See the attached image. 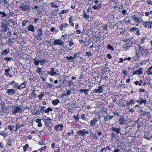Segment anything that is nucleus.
I'll use <instances>...</instances> for the list:
<instances>
[{"label":"nucleus","instance_id":"1","mask_svg":"<svg viewBox=\"0 0 152 152\" xmlns=\"http://www.w3.org/2000/svg\"><path fill=\"white\" fill-rule=\"evenodd\" d=\"M12 111V113L15 114L18 113H21L23 112L21 107L18 106H15L13 105H11Z\"/></svg>","mask_w":152,"mask_h":152},{"label":"nucleus","instance_id":"2","mask_svg":"<svg viewBox=\"0 0 152 152\" xmlns=\"http://www.w3.org/2000/svg\"><path fill=\"white\" fill-rule=\"evenodd\" d=\"M1 26V31L2 32H5L7 30L8 27L7 23V20L5 19L2 20Z\"/></svg>","mask_w":152,"mask_h":152},{"label":"nucleus","instance_id":"3","mask_svg":"<svg viewBox=\"0 0 152 152\" xmlns=\"http://www.w3.org/2000/svg\"><path fill=\"white\" fill-rule=\"evenodd\" d=\"M137 46L138 48L136 50V52H138V53L142 56H144V52L145 50L144 47L142 46L140 44H137Z\"/></svg>","mask_w":152,"mask_h":152},{"label":"nucleus","instance_id":"4","mask_svg":"<svg viewBox=\"0 0 152 152\" xmlns=\"http://www.w3.org/2000/svg\"><path fill=\"white\" fill-rule=\"evenodd\" d=\"M19 8L23 11H26L30 10V7L29 4L25 2L21 4L20 5Z\"/></svg>","mask_w":152,"mask_h":152},{"label":"nucleus","instance_id":"5","mask_svg":"<svg viewBox=\"0 0 152 152\" xmlns=\"http://www.w3.org/2000/svg\"><path fill=\"white\" fill-rule=\"evenodd\" d=\"M118 122L119 124L121 125H126L127 123L126 119L124 118V116L123 115H121L119 116Z\"/></svg>","mask_w":152,"mask_h":152},{"label":"nucleus","instance_id":"6","mask_svg":"<svg viewBox=\"0 0 152 152\" xmlns=\"http://www.w3.org/2000/svg\"><path fill=\"white\" fill-rule=\"evenodd\" d=\"M142 25L145 27L148 28H151L152 27V21L149 20L148 21H143Z\"/></svg>","mask_w":152,"mask_h":152},{"label":"nucleus","instance_id":"7","mask_svg":"<svg viewBox=\"0 0 152 152\" xmlns=\"http://www.w3.org/2000/svg\"><path fill=\"white\" fill-rule=\"evenodd\" d=\"M0 106H1V109L2 112L4 113L6 112L7 110V109L5 106V102L2 101L0 102Z\"/></svg>","mask_w":152,"mask_h":152},{"label":"nucleus","instance_id":"8","mask_svg":"<svg viewBox=\"0 0 152 152\" xmlns=\"http://www.w3.org/2000/svg\"><path fill=\"white\" fill-rule=\"evenodd\" d=\"M36 57L33 60L35 66H38L39 63L41 66H43L44 63L42 61V60H37L36 59Z\"/></svg>","mask_w":152,"mask_h":152},{"label":"nucleus","instance_id":"9","mask_svg":"<svg viewBox=\"0 0 152 152\" xmlns=\"http://www.w3.org/2000/svg\"><path fill=\"white\" fill-rule=\"evenodd\" d=\"M48 73L51 76H57L60 75L59 73H57L55 71L54 69L53 68L51 69L50 72H48Z\"/></svg>","mask_w":152,"mask_h":152},{"label":"nucleus","instance_id":"10","mask_svg":"<svg viewBox=\"0 0 152 152\" xmlns=\"http://www.w3.org/2000/svg\"><path fill=\"white\" fill-rule=\"evenodd\" d=\"M132 46V43L131 42H129L128 43L124 44L123 45L124 50L126 51L128 50L130 47Z\"/></svg>","mask_w":152,"mask_h":152},{"label":"nucleus","instance_id":"11","mask_svg":"<svg viewBox=\"0 0 152 152\" xmlns=\"http://www.w3.org/2000/svg\"><path fill=\"white\" fill-rule=\"evenodd\" d=\"M111 129L113 132H115L117 134H118L120 133V131L121 130L120 127H116L115 126L112 127Z\"/></svg>","mask_w":152,"mask_h":152},{"label":"nucleus","instance_id":"12","mask_svg":"<svg viewBox=\"0 0 152 152\" xmlns=\"http://www.w3.org/2000/svg\"><path fill=\"white\" fill-rule=\"evenodd\" d=\"M68 26V24L65 23H63L62 24H60L59 25V30L61 31H64V29L67 27Z\"/></svg>","mask_w":152,"mask_h":152},{"label":"nucleus","instance_id":"13","mask_svg":"<svg viewBox=\"0 0 152 152\" xmlns=\"http://www.w3.org/2000/svg\"><path fill=\"white\" fill-rule=\"evenodd\" d=\"M54 44L58 45H63L64 42H62L60 39L55 40L53 42Z\"/></svg>","mask_w":152,"mask_h":152},{"label":"nucleus","instance_id":"14","mask_svg":"<svg viewBox=\"0 0 152 152\" xmlns=\"http://www.w3.org/2000/svg\"><path fill=\"white\" fill-rule=\"evenodd\" d=\"M60 127L59 130L60 131H62L63 127V125L62 124H58L56 125L54 127L55 130L58 131V129Z\"/></svg>","mask_w":152,"mask_h":152},{"label":"nucleus","instance_id":"15","mask_svg":"<svg viewBox=\"0 0 152 152\" xmlns=\"http://www.w3.org/2000/svg\"><path fill=\"white\" fill-rule=\"evenodd\" d=\"M104 121L107 122L111 120L113 118V116L110 115H107L106 116H104Z\"/></svg>","mask_w":152,"mask_h":152},{"label":"nucleus","instance_id":"16","mask_svg":"<svg viewBox=\"0 0 152 152\" xmlns=\"http://www.w3.org/2000/svg\"><path fill=\"white\" fill-rule=\"evenodd\" d=\"M97 121V120L95 118H93V119L91 120L90 122V125L91 126H94L96 124Z\"/></svg>","mask_w":152,"mask_h":152},{"label":"nucleus","instance_id":"17","mask_svg":"<svg viewBox=\"0 0 152 152\" xmlns=\"http://www.w3.org/2000/svg\"><path fill=\"white\" fill-rule=\"evenodd\" d=\"M15 90L13 89H8V90L6 92V93H7L8 95H13L15 93Z\"/></svg>","mask_w":152,"mask_h":152},{"label":"nucleus","instance_id":"18","mask_svg":"<svg viewBox=\"0 0 152 152\" xmlns=\"http://www.w3.org/2000/svg\"><path fill=\"white\" fill-rule=\"evenodd\" d=\"M102 7L101 4L99 3L97 5H94L92 7V8L94 10H97Z\"/></svg>","mask_w":152,"mask_h":152},{"label":"nucleus","instance_id":"19","mask_svg":"<svg viewBox=\"0 0 152 152\" xmlns=\"http://www.w3.org/2000/svg\"><path fill=\"white\" fill-rule=\"evenodd\" d=\"M135 103V100L133 99H131L129 101H127L126 105L127 106H129L132 104H133Z\"/></svg>","mask_w":152,"mask_h":152},{"label":"nucleus","instance_id":"20","mask_svg":"<svg viewBox=\"0 0 152 152\" xmlns=\"http://www.w3.org/2000/svg\"><path fill=\"white\" fill-rule=\"evenodd\" d=\"M77 133L80 136L84 137L85 136V134L83 131V129L82 130H79L77 132Z\"/></svg>","mask_w":152,"mask_h":152},{"label":"nucleus","instance_id":"21","mask_svg":"<svg viewBox=\"0 0 152 152\" xmlns=\"http://www.w3.org/2000/svg\"><path fill=\"white\" fill-rule=\"evenodd\" d=\"M10 49H6L4 50H3L1 52V54L3 55H6L8 54L10 52Z\"/></svg>","mask_w":152,"mask_h":152},{"label":"nucleus","instance_id":"22","mask_svg":"<svg viewBox=\"0 0 152 152\" xmlns=\"http://www.w3.org/2000/svg\"><path fill=\"white\" fill-rule=\"evenodd\" d=\"M28 30L34 32L35 31L34 27L32 25H31L28 26Z\"/></svg>","mask_w":152,"mask_h":152},{"label":"nucleus","instance_id":"23","mask_svg":"<svg viewBox=\"0 0 152 152\" xmlns=\"http://www.w3.org/2000/svg\"><path fill=\"white\" fill-rule=\"evenodd\" d=\"M146 100V99H141L140 100H138L137 101V102L140 104H141L143 103L146 104L147 102Z\"/></svg>","mask_w":152,"mask_h":152},{"label":"nucleus","instance_id":"24","mask_svg":"<svg viewBox=\"0 0 152 152\" xmlns=\"http://www.w3.org/2000/svg\"><path fill=\"white\" fill-rule=\"evenodd\" d=\"M89 90L88 89H80L79 90V91L81 93H82L83 92L85 94H87L88 93Z\"/></svg>","mask_w":152,"mask_h":152},{"label":"nucleus","instance_id":"25","mask_svg":"<svg viewBox=\"0 0 152 152\" xmlns=\"http://www.w3.org/2000/svg\"><path fill=\"white\" fill-rule=\"evenodd\" d=\"M66 58L68 60V61L69 62H72L73 60L74 59L73 57L72 56H70L69 57L67 56Z\"/></svg>","mask_w":152,"mask_h":152},{"label":"nucleus","instance_id":"26","mask_svg":"<svg viewBox=\"0 0 152 152\" xmlns=\"http://www.w3.org/2000/svg\"><path fill=\"white\" fill-rule=\"evenodd\" d=\"M60 102L59 100L58 99H56L55 100H53L52 101V103L54 105H56L58 104V103Z\"/></svg>","mask_w":152,"mask_h":152},{"label":"nucleus","instance_id":"27","mask_svg":"<svg viewBox=\"0 0 152 152\" xmlns=\"http://www.w3.org/2000/svg\"><path fill=\"white\" fill-rule=\"evenodd\" d=\"M37 31L38 32V33L37 34V36L41 37L43 36L42 31L41 29H38Z\"/></svg>","mask_w":152,"mask_h":152},{"label":"nucleus","instance_id":"28","mask_svg":"<svg viewBox=\"0 0 152 152\" xmlns=\"http://www.w3.org/2000/svg\"><path fill=\"white\" fill-rule=\"evenodd\" d=\"M147 72L148 75H151L152 74V66L148 69Z\"/></svg>","mask_w":152,"mask_h":152},{"label":"nucleus","instance_id":"29","mask_svg":"<svg viewBox=\"0 0 152 152\" xmlns=\"http://www.w3.org/2000/svg\"><path fill=\"white\" fill-rule=\"evenodd\" d=\"M43 110L40 107L39 109L38 110L36 111L35 114H37V115H39L40 113V112L43 113Z\"/></svg>","mask_w":152,"mask_h":152},{"label":"nucleus","instance_id":"30","mask_svg":"<svg viewBox=\"0 0 152 152\" xmlns=\"http://www.w3.org/2000/svg\"><path fill=\"white\" fill-rule=\"evenodd\" d=\"M50 6L52 8H57L58 7V6L56 4V3L54 2H52L50 3Z\"/></svg>","mask_w":152,"mask_h":152},{"label":"nucleus","instance_id":"31","mask_svg":"<svg viewBox=\"0 0 152 152\" xmlns=\"http://www.w3.org/2000/svg\"><path fill=\"white\" fill-rule=\"evenodd\" d=\"M111 140H113V138L115 139V140H116L117 139V137L116 135L114 133L112 132V134H111Z\"/></svg>","mask_w":152,"mask_h":152},{"label":"nucleus","instance_id":"32","mask_svg":"<svg viewBox=\"0 0 152 152\" xmlns=\"http://www.w3.org/2000/svg\"><path fill=\"white\" fill-rule=\"evenodd\" d=\"M42 120L45 123V125L47 126H49V124L50 123V121H48L47 120H46L45 119H43Z\"/></svg>","mask_w":152,"mask_h":152},{"label":"nucleus","instance_id":"33","mask_svg":"<svg viewBox=\"0 0 152 152\" xmlns=\"http://www.w3.org/2000/svg\"><path fill=\"white\" fill-rule=\"evenodd\" d=\"M12 139L11 138H9L7 140V144L10 146H12Z\"/></svg>","mask_w":152,"mask_h":152},{"label":"nucleus","instance_id":"34","mask_svg":"<svg viewBox=\"0 0 152 152\" xmlns=\"http://www.w3.org/2000/svg\"><path fill=\"white\" fill-rule=\"evenodd\" d=\"M91 138L92 140H96L98 139V137L96 136L95 134H92L91 136Z\"/></svg>","mask_w":152,"mask_h":152},{"label":"nucleus","instance_id":"35","mask_svg":"<svg viewBox=\"0 0 152 152\" xmlns=\"http://www.w3.org/2000/svg\"><path fill=\"white\" fill-rule=\"evenodd\" d=\"M97 90L98 91V92L99 93H102L103 92V89L102 87V86H99L98 87V89Z\"/></svg>","mask_w":152,"mask_h":152},{"label":"nucleus","instance_id":"36","mask_svg":"<svg viewBox=\"0 0 152 152\" xmlns=\"http://www.w3.org/2000/svg\"><path fill=\"white\" fill-rule=\"evenodd\" d=\"M71 93V91L70 90L64 93L63 96H68V95H70Z\"/></svg>","mask_w":152,"mask_h":152},{"label":"nucleus","instance_id":"37","mask_svg":"<svg viewBox=\"0 0 152 152\" xmlns=\"http://www.w3.org/2000/svg\"><path fill=\"white\" fill-rule=\"evenodd\" d=\"M14 15V13L12 12L8 13L7 14V19L9 18V17L13 16Z\"/></svg>","mask_w":152,"mask_h":152},{"label":"nucleus","instance_id":"38","mask_svg":"<svg viewBox=\"0 0 152 152\" xmlns=\"http://www.w3.org/2000/svg\"><path fill=\"white\" fill-rule=\"evenodd\" d=\"M143 69L140 68L138 69V70H137L139 75H140L142 74V70Z\"/></svg>","mask_w":152,"mask_h":152},{"label":"nucleus","instance_id":"39","mask_svg":"<svg viewBox=\"0 0 152 152\" xmlns=\"http://www.w3.org/2000/svg\"><path fill=\"white\" fill-rule=\"evenodd\" d=\"M0 135H2L4 137H5L7 136V134L4 131H1L0 132Z\"/></svg>","mask_w":152,"mask_h":152},{"label":"nucleus","instance_id":"40","mask_svg":"<svg viewBox=\"0 0 152 152\" xmlns=\"http://www.w3.org/2000/svg\"><path fill=\"white\" fill-rule=\"evenodd\" d=\"M107 48L109 50L113 51L114 50V49L113 47L110 44H108L107 47Z\"/></svg>","mask_w":152,"mask_h":152},{"label":"nucleus","instance_id":"41","mask_svg":"<svg viewBox=\"0 0 152 152\" xmlns=\"http://www.w3.org/2000/svg\"><path fill=\"white\" fill-rule=\"evenodd\" d=\"M86 55L88 57L90 56H93V54L91 52L88 51L86 52Z\"/></svg>","mask_w":152,"mask_h":152},{"label":"nucleus","instance_id":"42","mask_svg":"<svg viewBox=\"0 0 152 152\" xmlns=\"http://www.w3.org/2000/svg\"><path fill=\"white\" fill-rule=\"evenodd\" d=\"M53 110V109L52 108L49 107H48L47 109H45V113H48L49 111H52Z\"/></svg>","mask_w":152,"mask_h":152},{"label":"nucleus","instance_id":"43","mask_svg":"<svg viewBox=\"0 0 152 152\" xmlns=\"http://www.w3.org/2000/svg\"><path fill=\"white\" fill-rule=\"evenodd\" d=\"M4 59L7 61H13V58H11L10 57H6L4 58Z\"/></svg>","mask_w":152,"mask_h":152},{"label":"nucleus","instance_id":"44","mask_svg":"<svg viewBox=\"0 0 152 152\" xmlns=\"http://www.w3.org/2000/svg\"><path fill=\"white\" fill-rule=\"evenodd\" d=\"M36 72L39 74H40V73L42 72L41 68L38 67L36 69Z\"/></svg>","mask_w":152,"mask_h":152},{"label":"nucleus","instance_id":"45","mask_svg":"<svg viewBox=\"0 0 152 152\" xmlns=\"http://www.w3.org/2000/svg\"><path fill=\"white\" fill-rule=\"evenodd\" d=\"M29 147L28 145L27 144H26L23 147V150L24 152H25L27 148Z\"/></svg>","mask_w":152,"mask_h":152},{"label":"nucleus","instance_id":"46","mask_svg":"<svg viewBox=\"0 0 152 152\" xmlns=\"http://www.w3.org/2000/svg\"><path fill=\"white\" fill-rule=\"evenodd\" d=\"M29 22L27 20H25L23 21L22 23V26H26V23L27 22Z\"/></svg>","mask_w":152,"mask_h":152},{"label":"nucleus","instance_id":"47","mask_svg":"<svg viewBox=\"0 0 152 152\" xmlns=\"http://www.w3.org/2000/svg\"><path fill=\"white\" fill-rule=\"evenodd\" d=\"M9 21H10L11 22L13 23L14 25H16L17 23V21L16 20L11 19Z\"/></svg>","mask_w":152,"mask_h":152},{"label":"nucleus","instance_id":"48","mask_svg":"<svg viewBox=\"0 0 152 152\" xmlns=\"http://www.w3.org/2000/svg\"><path fill=\"white\" fill-rule=\"evenodd\" d=\"M138 18L135 15H134L132 16V19L133 20L135 21H136V23H137V20H138Z\"/></svg>","mask_w":152,"mask_h":152},{"label":"nucleus","instance_id":"49","mask_svg":"<svg viewBox=\"0 0 152 152\" xmlns=\"http://www.w3.org/2000/svg\"><path fill=\"white\" fill-rule=\"evenodd\" d=\"M150 113L149 112H145L143 113L141 115H145L147 116H148L150 115Z\"/></svg>","mask_w":152,"mask_h":152},{"label":"nucleus","instance_id":"50","mask_svg":"<svg viewBox=\"0 0 152 152\" xmlns=\"http://www.w3.org/2000/svg\"><path fill=\"white\" fill-rule=\"evenodd\" d=\"M83 17L84 18L88 19L89 18V15L87 14L86 13H84L83 14Z\"/></svg>","mask_w":152,"mask_h":152},{"label":"nucleus","instance_id":"51","mask_svg":"<svg viewBox=\"0 0 152 152\" xmlns=\"http://www.w3.org/2000/svg\"><path fill=\"white\" fill-rule=\"evenodd\" d=\"M14 126L10 125L8 126V128L9 129L10 131H12L13 129Z\"/></svg>","mask_w":152,"mask_h":152},{"label":"nucleus","instance_id":"52","mask_svg":"<svg viewBox=\"0 0 152 152\" xmlns=\"http://www.w3.org/2000/svg\"><path fill=\"white\" fill-rule=\"evenodd\" d=\"M145 40V38L144 37L142 38L140 40V43L141 44H143Z\"/></svg>","mask_w":152,"mask_h":152},{"label":"nucleus","instance_id":"53","mask_svg":"<svg viewBox=\"0 0 152 152\" xmlns=\"http://www.w3.org/2000/svg\"><path fill=\"white\" fill-rule=\"evenodd\" d=\"M69 44V46L70 47H72L74 44V43H73L72 41L71 40L69 41L68 42Z\"/></svg>","mask_w":152,"mask_h":152},{"label":"nucleus","instance_id":"54","mask_svg":"<svg viewBox=\"0 0 152 152\" xmlns=\"http://www.w3.org/2000/svg\"><path fill=\"white\" fill-rule=\"evenodd\" d=\"M143 20L142 19V18H138V20H137V23H141L142 22H143Z\"/></svg>","mask_w":152,"mask_h":152},{"label":"nucleus","instance_id":"55","mask_svg":"<svg viewBox=\"0 0 152 152\" xmlns=\"http://www.w3.org/2000/svg\"><path fill=\"white\" fill-rule=\"evenodd\" d=\"M44 95V93L43 92H42L41 94L39 95L38 96L39 98H42V97Z\"/></svg>","mask_w":152,"mask_h":152},{"label":"nucleus","instance_id":"56","mask_svg":"<svg viewBox=\"0 0 152 152\" xmlns=\"http://www.w3.org/2000/svg\"><path fill=\"white\" fill-rule=\"evenodd\" d=\"M27 83V82L26 81H25L23 82L21 85H22V86L23 85V87H24V88H25L26 86V84Z\"/></svg>","mask_w":152,"mask_h":152},{"label":"nucleus","instance_id":"57","mask_svg":"<svg viewBox=\"0 0 152 152\" xmlns=\"http://www.w3.org/2000/svg\"><path fill=\"white\" fill-rule=\"evenodd\" d=\"M78 114H77V115H74V116H73L74 118L75 119L76 121H79V117L78 116Z\"/></svg>","mask_w":152,"mask_h":152},{"label":"nucleus","instance_id":"58","mask_svg":"<svg viewBox=\"0 0 152 152\" xmlns=\"http://www.w3.org/2000/svg\"><path fill=\"white\" fill-rule=\"evenodd\" d=\"M37 95L34 92H32V94H31V96L34 98H36V96Z\"/></svg>","mask_w":152,"mask_h":152},{"label":"nucleus","instance_id":"59","mask_svg":"<svg viewBox=\"0 0 152 152\" xmlns=\"http://www.w3.org/2000/svg\"><path fill=\"white\" fill-rule=\"evenodd\" d=\"M145 136V138L147 140H151V137L149 135H145L144 136Z\"/></svg>","mask_w":152,"mask_h":152},{"label":"nucleus","instance_id":"60","mask_svg":"<svg viewBox=\"0 0 152 152\" xmlns=\"http://www.w3.org/2000/svg\"><path fill=\"white\" fill-rule=\"evenodd\" d=\"M79 55V53L77 52L74 55V56L73 57L74 58V59L76 57H77Z\"/></svg>","mask_w":152,"mask_h":152},{"label":"nucleus","instance_id":"61","mask_svg":"<svg viewBox=\"0 0 152 152\" xmlns=\"http://www.w3.org/2000/svg\"><path fill=\"white\" fill-rule=\"evenodd\" d=\"M19 85V84L18 83H16L13 86V88H15L17 87Z\"/></svg>","mask_w":152,"mask_h":152},{"label":"nucleus","instance_id":"62","mask_svg":"<svg viewBox=\"0 0 152 152\" xmlns=\"http://www.w3.org/2000/svg\"><path fill=\"white\" fill-rule=\"evenodd\" d=\"M107 57L109 59H111L112 58V56L110 54L108 53L107 55Z\"/></svg>","mask_w":152,"mask_h":152},{"label":"nucleus","instance_id":"63","mask_svg":"<svg viewBox=\"0 0 152 152\" xmlns=\"http://www.w3.org/2000/svg\"><path fill=\"white\" fill-rule=\"evenodd\" d=\"M137 28H136L135 27H133L131 28L130 30V31L131 32H132L134 31Z\"/></svg>","mask_w":152,"mask_h":152},{"label":"nucleus","instance_id":"64","mask_svg":"<svg viewBox=\"0 0 152 152\" xmlns=\"http://www.w3.org/2000/svg\"><path fill=\"white\" fill-rule=\"evenodd\" d=\"M41 121V119L39 118H37L36 119L35 121L36 123H40Z\"/></svg>","mask_w":152,"mask_h":152}]
</instances>
